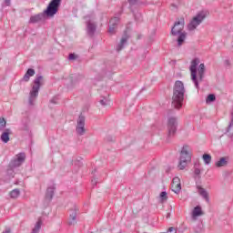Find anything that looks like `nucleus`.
I'll list each match as a JSON object with an SVG mask.
<instances>
[{"label":"nucleus","instance_id":"obj_1","mask_svg":"<svg viewBox=\"0 0 233 233\" xmlns=\"http://www.w3.org/2000/svg\"><path fill=\"white\" fill-rule=\"evenodd\" d=\"M199 58H194L190 62L189 71L191 76V80L193 81L196 88H199V81H203L205 77V64H200Z\"/></svg>","mask_w":233,"mask_h":233},{"label":"nucleus","instance_id":"obj_2","mask_svg":"<svg viewBox=\"0 0 233 233\" xmlns=\"http://www.w3.org/2000/svg\"><path fill=\"white\" fill-rule=\"evenodd\" d=\"M185 99V85L183 82L177 80L175 82L172 96V105L174 108L179 110L183 106V101Z\"/></svg>","mask_w":233,"mask_h":233},{"label":"nucleus","instance_id":"obj_3","mask_svg":"<svg viewBox=\"0 0 233 233\" xmlns=\"http://www.w3.org/2000/svg\"><path fill=\"white\" fill-rule=\"evenodd\" d=\"M183 28H185V18L178 19L174 26L171 29L172 35H178L177 45L181 46L183 43H185V39H187V33L183 32Z\"/></svg>","mask_w":233,"mask_h":233},{"label":"nucleus","instance_id":"obj_4","mask_svg":"<svg viewBox=\"0 0 233 233\" xmlns=\"http://www.w3.org/2000/svg\"><path fill=\"white\" fill-rule=\"evenodd\" d=\"M191 159H192V147H190V146L188 145L183 146L180 152L178 168L180 170H185L188 163H190Z\"/></svg>","mask_w":233,"mask_h":233},{"label":"nucleus","instance_id":"obj_5","mask_svg":"<svg viewBox=\"0 0 233 233\" xmlns=\"http://www.w3.org/2000/svg\"><path fill=\"white\" fill-rule=\"evenodd\" d=\"M207 15H208V11H199L189 21V23L187 25V30L189 32H194V30H196V28H198L199 26V25H201V23H203V21H205V18L207 17Z\"/></svg>","mask_w":233,"mask_h":233},{"label":"nucleus","instance_id":"obj_6","mask_svg":"<svg viewBox=\"0 0 233 233\" xmlns=\"http://www.w3.org/2000/svg\"><path fill=\"white\" fill-rule=\"evenodd\" d=\"M43 85V76H37L33 83L32 90L30 91L29 103L30 105H34V101H35V97L39 96V88Z\"/></svg>","mask_w":233,"mask_h":233},{"label":"nucleus","instance_id":"obj_7","mask_svg":"<svg viewBox=\"0 0 233 233\" xmlns=\"http://www.w3.org/2000/svg\"><path fill=\"white\" fill-rule=\"evenodd\" d=\"M59 6H61V0H52L49 3L45 14L52 17L53 15H56V14H57Z\"/></svg>","mask_w":233,"mask_h":233},{"label":"nucleus","instance_id":"obj_8","mask_svg":"<svg viewBox=\"0 0 233 233\" xmlns=\"http://www.w3.org/2000/svg\"><path fill=\"white\" fill-rule=\"evenodd\" d=\"M177 130V119L176 117H170L167 121V131L169 137H172Z\"/></svg>","mask_w":233,"mask_h":233},{"label":"nucleus","instance_id":"obj_9","mask_svg":"<svg viewBox=\"0 0 233 233\" xmlns=\"http://www.w3.org/2000/svg\"><path fill=\"white\" fill-rule=\"evenodd\" d=\"M25 157L26 155H25V153H19L18 155H16V157L11 162V167H21V165L25 163Z\"/></svg>","mask_w":233,"mask_h":233},{"label":"nucleus","instance_id":"obj_10","mask_svg":"<svg viewBox=\"0 0 233 233\" xmlns=\"http://www.w3.org/2000/svg\"><path fill=\"white\" fill-rule=\"evenodd\" d=\"M85 132V116H80L77 119L76 133L79 136H83Z\"/></svg>","mask_w":233,"mask_h":233},{"label":"nucleus","instance_id":"obj_11","mask_svg":"<svg viewBox=\"0 0 233 233\" xmlns=\"http://www.w3.org/2000/svg\"><path fill=\"white\" fill-rule=\"evenodd\" d=\"M171 188L175 194H178L181 191V180L176 177L172 180Z\"/></svg>","mask_w":233,"mask_h":233},{"label":"nucleus","instance_id":"obj_12","mask_svg":"<svg viewBox=\"0 0 233 233\" xmlns=\"http://www.w3.org/2000/svg\"><path fill=\"white\" fill-rule=\"evenodd\" d=\"M117 23H119V18L113 17L109 21V34H116V26H117Z\"/></svg>","mask_w":233,"mask_h":233},{"label":"nucleus","instance_id":"obj_13","mask_svg":"<svg viewBox=\"0 0 233 233\" xmlns=\"http://www.w3.org/2000/svg\"><path fill=\"white\" fill-rule=\"evenodd\" d=\"M192 219H194V221H196V219H198V218H199V216H203V210H201V207L197 206L194 208L193 211H192Z\"/></svg>","mask_w":233,"mask_h":233},{"label":"nucleus","instance_id":"obj_14","mask_svg":"<svg viewBox=\"0 0 233 233\" xmlns=\"http://www.w3.org/2000/svg\"><path fill=\"white\" fill-rule=\"evenodd\" d=\"M197 188L199 196H201L206 201H208V192H207V189L201 187V186H198Z\"/></svg>","mask_w":233,"mask_h":233},{"label":"nucleus","instance_id":"obj_15","mask_svg":"<svg viewBox=\"0 0 233 233\" xmlns=\"http://www.w3.org/2000/svg\"><path fill=\"white\" fill-rule=\"evenodd\" d=\"M35 75V71L32 68L28 69L25 73V75L24 76L23 79L25 81V82H28L30 81V77H33V76Z\"/></svg>","mask_w":233,"mask_h":233},{"label":"nucleus","instance_id":"obj_16","mask_svg":"<svg viewBox=\"0 0 233 233\" xmlns=\"http://www.w3.org/2000/svg\"><path fill=\"white\" fill-rule=\"evenodd\" d=\"M94 32H96V24L90 21L87 22V34L94 35Z\"/></svg>","mask_w":233,"mask_h":233},{"label":"nucleus","instance_id":"obj_17","mask_svg":"<svg viewBox=\"0 0 233 233\" xmlns=\"http://www.w3.org/2000/svg\"><path fill=\"white\" fill-rule=\"evenodd\" d=\"M39 21H43V15H35L30 17L29 23H39Z\"/></svg>","mask_w":233,"mask_h":233},{"label":"nucleus","instance_id":"obj_18","mask_svg":"<svg viewBox=\"0 0 233 233\" xmlns=\"http://www.w3.org/2000/svg\"><path fill=\"white\" fill-rule=\"evenodd\" d=\"M1 140L4 142V143H8V141H10V130H6L5 131L2 136H1Z\"/></svg>","mask_w":233,"mask_h":233},{"label":"nucleus","instance_id":"obj_19","mask_svg":"<svg viewBox=\"0 0 233 233\" xmlns=\"http://www.w3.org/2000/svg\"><path fill=\"white\" fill-rule=\"evenodd\" d=\"M42 225H43V221L41 219H38L35 225V228L32 229L31 233H39V230H41Z\"/></svg>","mask_w":233,"mask_h":233},{"label":"nucleus","instance_id":"obj_20","mask_svg":"<svg viewBox=\"0 0 233 233\" xmlns=\"http://www.w3.org/2000/svg\"><path fill=\"white\" fill-rule=\"evenodd\" d=\"M52 198H54V187H48L46 194V199L50 201L52 200Z\"/></svg>","mask_w":233,"mask_h":233},{"label":"nucleus","instance_id":"obj_21","mask_svg":"<svg viewBox=\"0 0 233 233\" xmlns=\"http://www.w3.org/2000/svg\"><path fill=\"white\" fill-rule=\"evenodd\" d=\"M202 159H203L205 165H210V163H212V156H210L208 154H204L202 156Z\"/></svg>","mask_w":233,"mask_h":233},{"label":"nucleus","instance_id":"obj_22","mask_svg":"<svg viewBox=\"0 0 233 233\" xmlns=\"http://www.w3.org/2000/svg\"><path fill=\"white\" fill-rule=\"evenodd\" d=\"M227 165V158L221 157L218 162H216V167L218 168L221 167H225Z\"/></svg>","mask_w":233,"mask_h":233},{"label":"nucleus","instance_id":"obj_23","mask_svg":"<svg viewBox=\"0 0 233 233\" xmlns=\"http://www.w3.org/2000/svg\"><path fill=\"white\" fill-rule=\"evenodd\" d=\"M167 199H168V196L167 195V191H162L159 195L160 203H166Z\"/></svg>","mask_w":233,"mask_h":233},{"label":"nucleus","instance_id":"obj_24","mask_svg":"<svg viewBox=\"0 0 233 233\" xmlns=\"http://www.w3.org/2000/svg\"><path fill=\"white\" fill-rule=\"evenodd\" d=\"M20 194L21 192L19 191V189H14L10 192V198H12L13 199H17Z\"/></svg>","mask_w":233,"mask_h":233},{"label":"nucleus","instance_id":"obj_25","mask_svg":"<svg viewBox=\"0 0 233 233\" xmlns=\"http://www.w3.org/2000/svg\"><path fill=\"white\" fill-rule=\"evenodd\" d=\"M127 39H128V36L122 37L120 44L116 47L117 52H119L123 48V45L127 43Z\"/></svg>","mask_w":233,"mask_h":233},{"label":"nucleus","instance_id":"obj_26","mask_svg":"<svg viewBox=\"0 0 233 233\" xmlns=\"http://www.w3.org/2000/svg\"><path fill=\"white\" fill-rule=\"evenodd\" d=\"M214 101H216V96L215 95H208V97H207V100H206V102L207 103H212V102H214Z\"/></svg>","mask_w":233,"mask_h":233},{"label":"nucleus","instance_id":"obj_27","mask_svg":"<svg viewBox=\"0 0 233 233\" xmlns=\"http://www.w3.org/2000/svg\"><path fill=\"white\" fill-rule=\"evenodd\" d=\"M77 216V212L76 210H71L69 213V218L72 221H76V217Z\"/></svg>","mask_w":233,"mask_h":233},{"label":"nucleus","instance_id":"obj_28","mask_svg":"<svg viewBox=\"0 0 233 233\" xmlns=\"http://www.w3.org/2000/svg\"><path fill=\"white\" fill-rule=\"evenodd\" d=\"M5 127H6V120L0 117V131L5 130Z\"/></svg>","mask_w":233,"mask_h":233},{"label":"nucleus","instance_id":"obj_29","mask_svg":"<svg viewBox=\"0 0 233 233\" xmlns=\"http://www.w3.org/2000/svg\"><path fill=\"white\" fill-rule=\"evenodd\" d=\"M100 104H102L103 106H106V105H108V99L106 98L101 99Z\"/></svg>","mask_w":233,"mask_h":233},{"label":"nucleus","instance_id":"obj_30","mask_svg":"<svg viewBox=\"0 0 233 233\" xmlns=\"http://www.w3.org/2000/svg\"><path fill=\"white\" fill-rule=\"evenodd\" d=\"M167 233H177V230L176 228L171 227L167 229Z\"/></svg>","mask_w":233,"mask_h":233},{"label":"nucleus","instance_id":"obj_31","mask_svg":"<svg viewBox=\"0 0 233 233\" xmlns=\"http://www.w3.org/2000/svg\"><path fill=\"white\" fill-rule=\"evenodd\" d=\"M196 176H199L201 174V170L199 168L195 169Z\"/></svg>","mask_w":233,"mask_h":233},{"label":"nucleus","instance_id":"obj_32","mask_svg":"<svg viewBox=\"0 0 233 233\" xmlns=\"http://www.w3.org/2000/svg\"><path fill=\"white\" fill-rule=\"evenodd\" d=\"M69 59H70V60L76 59V55L70 54V55H69Z\"/></svg>","mask_w":233,"mask_h":233},{"label":"nucleus","instance_id":"obj_33","mask_svg":"<svg viewBox=\"0 0 233 233\" xmlns=\"http://www.w3.org/2000/svg\"><path fill=\"white\" fill-rule=\"evenodd\" d=\"M129 5H136L137 0H127Z\"/></svg>","mask_w":233,"mask_h":233},{"label":"nucleus","instance_id":"obj_34","mask_svg":"<svg viewBox=\"0 0 233 233\" xmlns=\"http://www.w3.org/2000/svg\"><path fill=\"white\" fill-rule=\"evenodd\" d=\"M5 3L6 5V6H10V0H5Z\"/></svg>","mask_w":233,"mask_h":233},{"label":"nucleus","instance_id":"obj_35","mask_svg":"<svg viewBox=\"0 0 233 233\" xmlns=\"http://www.w3.org/2000/svg\"><path fill=\"white\" fill-rule=\"evenodd\" d=\"M51 103H56V101H54V99L53 100H51Z\"/></svg>","mask_w":233,"mask_h":233}]
</instances>
